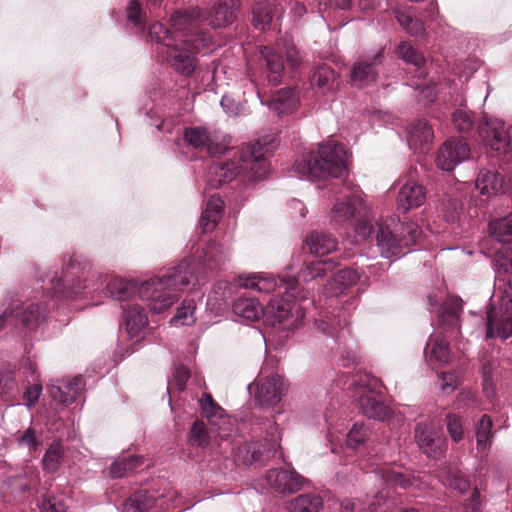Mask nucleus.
I'll return each mask as SVG.
<instances>
[{"label": "nucleus", "mask_w": 512, "mask_h": 512, "mask_svg": "<svg viewBox=\"0 0 512 512\" xmlns=\"http://www.w3.org/2000/svg\"><path fill=\"white\" fill-rule=\"evenodd\" d=\"M64 446L59 441L52 442L47 448L43 459V469L48 473L56 472L61 466L64 457Z\"/></svg>", "instance_id": "nucleus-41"}, {"label": "nucleus", "mask_w": 512, "mask_h": 512, "mask_svg": "<svg viewBox=\"0 0 512 512\" xmlns=\"http://www.w3.org/2000/svg\"><path fill=\"white\" fill-rule=\"evenodd\" d=\"M460 382V376L456 372L442 373L439 380L440 389L449 393L453 391Z\"/></svg>", "instance_id": "nucleus-60"}, {"label": "nucleus", "mask_w": 512, "mask_h": 512, "mask_svg": "<svg viewBox=\"0 0 512 512\" xmlns=\"http://www.w3.org/2000/svg\"><path fill=\"white\" fill-rule=\"evenodd\" d=\"M265 480L268 486L278 494H292L298 492L306 482L293 468H275L267 472Z\"/></svg>", "instance_id": "nucleus-15"}, {"label": "nucleus", "mask_w": 512, "mask_h": 512, "mask_svg": "<svg viewBox=\"0 0 512 512\" xmlns=\"http://www.w3.org/2000/svg\"><path fill=\"white\" fill-rule=\"evenodd\" d=\"M148 319L139 304L123 306V327L130 340L138 342L145 335Z\"/></svg>", "instance_id": "nucleus-17"}, {"label": "nucleus", "mask_w": 512, "mask_h": 512, "mask_svg": "<svg viewBox=\"0 0 512 512\" xmlns=\"http://www.w3.org/2000/svg\"><path fill=\"white\" fill-rule=\"evenodd\" d=\"M156 505V498L147 491H139L124 503L121 512H144Z\"/></svg>", "instance_id": "nucleus-38"}, {"label": "nucleus", "mask_w": 512, "mask_h": 512, "mask_svg": "<svg viewBox=\"0 0 512 512\" xmlns=\"http://www.w3.org/2000/svg\"><path fill=\"white\" fill-rule=\"evenodd\" d=\"M424 352L430 362L434 361L441 365L449 361L448 343L445 339L438 336L429 340Z\"/></svg>", "instance_id": "nucleus-39"}, {"label": "nucleus", "mask_w": 512, "mask_h": 512, "mask_svg": "<svg viewBox=\"0 0 512 512\" xmlns=\"http://www.w3.org/2000/svg\"><path fill=\"white\" fill-rule=\"evenodd\" d=\"M379 381L376 378L364 376L355 383V396L361 412L371 419L385 421L391 416V409L377 400L372 393L377 392Z\"/></svg>", "instance_id": "nucleus-9"}, {"label": "nucleus", "mask_w": 512, "mask_h": 512, "mask_svg": "<svg viewBox=\"0 0 512 512\" xmlns=\"http://www.w3.org/2000/svg\"><path fill=\"white\" fill-rule=\"evenodd\" d=\"M197 265L193 259L185 258L163 275L140 282L137 298L142 300L152 313H162L177 301L184 287L199 284Z\"/></svg>", "instance_id": "nucleus-3"}, {"label": "nucleus", "mask_w": 512, "mask_h": 512, "mask_svg": "<svg viewBox=\"0 0 512 512\" xmlns=\"http://www.w3.org/2000/svg\"><path fill=\"white\" fill-rule=\"evenodd\" d=\"M493 421L487 414L481 416L475 425V439L477 450L484 453L491 448L494 439Z\"/></svg>", "instance_id": "nucleus-32"}, {"label": "nucleus", "mask_w": 512, "mask_h": 512, "mask_svg": "<svg viewBox=\"0 0 512 512\" xmlns=\"http://www.w3.org/2000/svg\"><path fill=\"white\" fill-rule=\"evenodd\" d=\"M224 203L218 196H211L207 201L200 217V227L203 232L211 231L222 217Z\"/></svg>", "instance_id": "nucleus-31"}, {"label": "nucleus", "mask_w": 512, "mask_h": 512, "mask_svg": "<svg viewBox=\"0 0 512 512\" xmlns=\"http://www.w3.org/2000/svg\"><path fill=\"white\" fill-rule=\"evenodd\" d=\"M397 21L412 36L424 37L425 29L422 22L407 12H398Z\"/></svg>", "instance_id": "nucleus-47"}, {"label": "nucleus", "mask_w": 512, "mask_h": 512, "mask_svg": "<svg viewBox=\"0 0 512 512\" xmlns=\"http://www.w3.org/2000/svg\"><path fill=\"white\" fill-rule=\"evenodd\" d=\"M446 425L450 437L455 442H458L463 439L464 428L462 419L459 416H457L456 414H448L446 416Z\"/></svg>", "instance_id": "nucleus-53"}, {"label": "nucleus", "mask_w": 512, "mask_h": 512, "mask_svg": "<svg viewBox=\"0 0 512 512\" xmlns=\"http://www.w3.org/2000/svg\"><path fill=\"white\" fill-rule=\"evenodd\" d=\"M470 154L471 150L465 139H450L439 148L435 162L441 170L451 171L460 163L468 160Z\"/></svg>", "instance_id": "nucleus-14"}, {"label": "nucleus", "mask_w": 512, "mask_h": 512, "mask_svg": "<svg viewBox=\"0 0 512 512\" xmlns=\"http://www.w3.org/2000/svg\"><path fill=\"white\" fill-rule=\"evenodd\" d=\"M172 23V17L170 18ZM173 32L166 29L163 24L155 22L148 33L149 40L162 46L170 65L184 76L191 75L197 66V54L208 48L212 43V36L200 30L194 32L191 25H184V29H175Z\"/></svg>", "instance_id": "nucleus-2"}, {"label": "nucleus", "mask_w": 512, "mask_h": 512, "mask_svg": "<svg viewBox=\"0 0 512 512\" xmlns=\"http://www.w3.org/2000/svg\"><path fill=\"white\" fill-rule=\"evenodd\" d=\"M491 236L501 243L512 242V213L489 223Z\"/></svg>", "instance_id": "nucleus-42"}, {"label": "nucleus", "mask_w": 512, "mask_h": 512, "mask_svg": "<svg viewBox=\"0 0 512 512\" xmlns=\"http://www.w3.org/2000/svg\"><path fill=\"white\" fill-rule=\"evenodd\" d=\"M462 311V300L459 297H449L442 304L440 311V319L444 326L447 328H457L461 330L459 325V315ZM459 334H462L459 331Z\"/></svg>", "instance_id": "nucleus-35"}, {"label": "nucleus", "mask_w": 512, "mask_h": 512, "mask_svg": "<svg viewBox=\"0 0 512 512\" xmlns=\"http://www.w3.org/2000/svg\"><path fill=\"white\" fill-rule=\"evenodd\" d=\"M184 140L186 143L196 149H207L211 154L222 153L226 147H214L210 133L203 127L186 128L184 131Z\"/></svg>", "instance_id": "nucleus-28"}, {"label": "nucleus", "mask_w": 512, "mask_h": 512, "mask_svg": "<svg viewBox=\"0 0 512 512\" xmlns=\"http://www.w3.org/2000/svg\"><path fill=\"white\" fill-rule=\"evenodd\" d=\"M189 377H190V374L184 366H182V365L176 366L174 368L173 380H172V382L169 383L168 391L172 387H175L179 391H183Z\"/></svg>", "instance_id": "nucleus-59"}, {"label": "nucleus", "mask_w": 512, "mask_h": 512, "mask_svg": "<svg viewBox=\"0 0 512 512\" xmlns=\"http://www.w3.org/2000/svg\"><path fill=\"white\" fill-rule=\"evenodd\" d=\"M62 385L65 390L68 391V394L72 396L73 401L76 400L77 396L80 394L83 388L82 378L80 376H75L62 381Z\"/></svg>", "instance_id": "nucleus-63"}, {"label": "nucleus", "mask_w": 512, "mask_h": 512, "mask_svg": "<svg viewBox=\"0 0 512 512\" xmlns=\"http://www.w3.org/2000/svg\"><path fill=\"white\" fill-rule=\"evenodd\" d=\"M127 18L134 26L143 29L145 15L138 0H130L127 6Z\"/></svg>", "instance_id": "nucleus-54"}, {"label": "nucleus", "mask_w": 512, "mask_h": 512, "mask_svg": "<svg viewBox=\"0 0 512 512\" xmlns=\"http://www.w3.org/2000/svg\"><path fill=\"white\" fill-rule=\"evenodd\" d=\"M39 507L40 512H66L63 505L54 498H44Z\"/></svg>", "instance_id": "nucleus-64"}, {"label": "nucleus", "mask_w": 512, "mask_h": 512, "mask_svg": "<svg viewBox=\"0 0 512 512\" xmlns=\"http://www.w3.org/2000/svg\"><path fill=\"white\" fill-rule=\"evenodd\" d=\"M18 442L19 445L27 447L30 452L36 451L40 444V441L36 437V433L33 428H28L25 430L24 433L18 438Z\"/></svg>", "instance_id": "nucleus-61"}, {"label": "nucleus", "mask_w": 512, "mask_h": 512, "mask_svg": "<svg viewBox=\"0 0 512 512\" xmlns=\"http://www.w3.org/2000/svg\"><path fill=\"white\" fill-rule=\"evenodd\" d=\"M366 209L360 189L346 187L330 208L329 223L334 229L352 228L359 236L368 237L373 231V225L367 218Z\"/></svg>", "instance_id": "nucleus-4"}, {"label": "nucleus", "mask_w": 512, "mask_h": 512, "mask_svg": "<svg viewBox=\"0 0 512 512\" xmlns=\"http://www.w3.org/2000/svg\"><path fill=\"white\" fill-rule=\"evenodd\" d=\"M278 47L285 51L287 61L292 68H296L299 66L300 57L298 56V51L296 50L295 45L290 37H283L278 42Z\"/></svg>", "instance_id": "nucleus-55"}, {"label": "nucleus", "mask_w": 512, "mask_h": 512, "mask_svg": "<svg viewBox=\"0 0 512 512\" xmlns=\"http://www.w3.org/2000/svg\"><path fill=\"white\" fill-rule=\"evenodd\" d=\"M512 306V278L501 297L500 309L497 312L494 307L487 311L486 339L498 337L507 339L512 336V313L509 312Z\"/></svg>", "instance_id": "nucleus-10"}, {"label": "nucleus", "mask_w": 512, "mask_h": 512, "mask_svg": "<svg viewBox=\"0 0 512 512\" xmlns=\"http://www.w3.org/2000/svg\"><path fill=\"white\" fill-rule=\"evenodd\" d=\"M240 285L244 288L254 289L259 292L271 293L274 292L278 287L284 286L285 290H294L297 285V281L293 277L280 278V284L273 276L261 274H253L250 276H241L239 278Z\"/></svg>", "instance_id": "nucleus-16"}, {"label": "nucleus", "mask_w": 512, "mask_h": 512, "mask_svg": "<svg viewBox=\"0 0 512 512\" xmlns=\"http://www.w3.org/2000/svg\"><path fill=\"white\" fill-rule=\"evenodd\" d=\"M425 199L426 192L424 187L415 181L409 180L400 188L397 204L400 209L407 211L421 206Z\"/></svg>", "instance_id": "nucleus-22"}, {"label": "nucleus", "mask_w": 512, "mask_h": 512, "mask_svg": "<svg viewBox=\"0 0 512 512\" xmlns=\"http://www.w3.org/2000/svg\"><path fill=\"white\" fill-rule=\"evenodd\" d=\"M397 54L403 61L417 68H420L425 62L423 54L414 49L408 42H401L399 44Z\"/></svg>", "instance_id": "nucleus-48"}, {"label": "nucleus", "mask_w": 512, "mask_h": 512, "mask_svg": "<svg viewBox=\"0 0 512 512\" xmlns=\"http://www.w3.org/2000/svg\"><path fill=\"white\" fill-rule=\"evenodd\" d=\"M288 300L281 301L278 299H272L269 303L268 313L274 318V323L279 324L283 329L292 330L300 325L299 315L295 320H292L291 315L293 307ZM299 314V311H296Z\"/></svg>", "instance_id": "nucleus-23"}, {"label": "nucleus", "mask_w": 512, "mask_h": 512, "mask_svg": "<svg viewBox=\"0 0 512 512\" xmlns=\"http://www.w3.org/2000/svg\"><path fill=\"white\" fill-rule=\"evenodd\" d=\"M252 389L254 390L256 405L267 410L280 402L284 383L280 376L272 375L267 378L257 379L253 384L248 385L250 393Z\"/></svg>", "instance_id": "nucleus-12"}, {"label": "nucleus", "mask_w": 512, "mask_h": 512, "mask_svg": "<svg viewBox=\"0 0 512 512\" xmlns=\"http://www.w3.org/2000/svg\"><path fill=\"white\" fill-rule=\"evenodd\" d=\"M434 137L432 126L426 120L412 122L407 128V142L414 151L424 149Z\"/></svg>", "instance_id": "nucleus-25"}, {"label": "nucleus", "mask_w": 512, "mask_h": 512, "mask_svg": "<svg viewBox=\"0 0 512 512\" xmlns=\"http://www.w3.org/2000/svg\"><path fill=\"white\" fill-rule=\"evenodd\" d=\"M215 430H212V425L207 427L203 421L196 420L190 429V440L193 445L205 448L217 441L226 440L232 433L231 427H222L215 425Z\"/></svg>", "instance_id": "nucleus-19"}, {"label": "nucleus", "mask_w": 512, "mask_h": 512, "mask_svg": "<svg viewBox=\"0 0 512 512\" xmlns=\"http://www.w3.org/2000/svg\"><path fill=\"white\" fill-rule=\"evenodd\" d=\"M375 476H379L380 479L388 486L400 487L403 489L415 487L420 490L426 487L425 482H423L419 476L404 474L390 467L376 470Z\"/></svg>", "instance_id": "nucleus-21"}, {"label": "nucleus", "mask_w": 512, "mask_h": 512, "mask_svg": "<svg viewBox=\"0 0 512 512\" xmlns=\"http://www.w3.org/2000/svg\"><path fill=\"white\" fill-rule=\"evenodd\" d=\"M478 133L485 146L499 152H507L510 138L502 120L485 116L479 123Z\"/></svg>", "instance_id": "nucleus-13"}, {"label": "nucleus", "mask_w": 512, "mask_h": 512, "mask_svg": "<svg viewBox=\"0 0 512 512\" xmlns=\"http://www.w3.org/2000/svg\"><path fill=\"white\" fill-rule=\"evenodd\" d=\"M334 80V71L328 66H321L315 71L312 84L325 92L333 87Z\"/></svg>", "instance_id": "nucleus-50"}, {"label": "nucleus", "mask_w": 512, "mask_h": 512, "mask_svg": "<svg viewBox=\"0 0 512 512\" xmlns=\"http://www.w3.org/2000/svg\"><path fill=\"white\" fill-rule=\"evenodd\" d=\"M47 305L44 302H26L21 305L13 306V308H7L0 315V328L4 326L6 322H11L14 325H21L28 329L33 330L46 318Z\"/></svg>", "instance_id": "nucleus-11"}, {"label": "nucleus", "mask_w": 512, "mask_h": 512, "mask_svg": "<svg viewBox=\"0 0 512 512\" xmlns=\"http://www.w3.org/2000/svg\"><path fill=\"white\" fill-rule=\"evenodd\" d=\"M493 267L499 273H507L512 271V250L507 252L500 251L496 253L493 260Z\"/></svg>", "instance_id": "nucleus-57"}, {"label": "nucleus", "mask_w": 512, "mask_h": 512, "mask_svg": "<svg viewBox=\"0 0 512 512\" xmlns=\"http://www.w3.org/2000/svg\"><path fill=\"white\" fill-rule=\"evenodd\" d=\"M272 22V10L268 4H258L253 9V23L257 29H265Z\"/></svg>", "instance_id": "nucleus-51"}, {"label": "nucleus", "mask_w": 512, "mask_h": 512, "mask_svg": "<svg viewBox=\"0 0 512 512\" xmlns=\"http://www.w3.org/2000/svg\"><path fill=\"white\" fill-rule=\"evenodd\" d=\"M420 236L421 229L413 222L402 223L398 221L394 223L393 229L387 224H377V246L381 255L387 259L404 255L403 248L414 245Z\"/></svg>", "instance_id": "nucleus-8"}, {"label": "nucleus", "mask_w": 512, "mask_h": 512, "mask_svg": "<svg viewBox=\"0 0 512 512\" xmlns=\"http://www.w3.org/2000/svg\"><path fill=\"white\" fill-rule=\"evenodd\" d=\"M415 437L420 450L430 457L440 452L444 443L432 421L418 423L415 429Z\"/></svg>", "instance_id": "nucleus-20"}, {"label": "nucleus", "mask_w": 512, "mask_h": 512, "mask_svg": "<svg viewBox=\"0 0 512 512\" xmlns=\"http://www.w3.org/2000/svg\"><path fill=\"white\" fill-rule=\"evenodd\" d=\"M323 505L319 495L307 493L302 494L287 504L289 512H318Z\"/></svg>", "instance_id": "nucleus-37"}, {"label": "nucleus", "mask_w": 512, "mask_h": 512, "mask_svg": "<svg viewBox=\"0 0 512 512\" xmlns=\"http://www.w3.org/2000/svg\"><path fill=\"white\" fill-rule=\"evenodd\" d=\"M220 104L229 116H238L245 112V105L229 95H224Z\"/></svg>", "instance_id": "nucleus-58"}, {"label": "nucleus", "mask_w": 512, "mask_h": 512, "mask_svg": "<svg viewBox=\"0 0 512 512\" xmlns=\"http://www.w3.org/2000/svg\"><path fill=\"white\" fill-rule=\"evenodd\" d=\"M452 121L456 129L460 132L469 131L474 123L470 112L465 109H457L452 114Z\"/></svg>", "instance_id": "nucleus-52"}, {"label": "nucleus", "mask_w": 512, "mask_h": 512, "mask_svg": "<svg viewBox=\"0 0 512 512\" xmlns=\"http://www.w3.org/2000/svg\"><path fill=\"white\" fill-rule=\"evenodd\" d=\"M299 177L308 180L340 177L346 169V151L333 141L320 144L315 153H307L296 162Z\"/></svg>", "instance_id": "nucleus-5"}, {"label": "nucleus", "mask_w": 512, "mask_h": 512, "mask_svg": "<svg viewBox=\"0 0 512 512\" xmlns=\"http://www.w3.org/2000/svg\"><path fill=\"white\" fill-rule=\"evenodd\" d=\"M200 406L203 416L212 425V430L216 429L215 425H221L222 427H231V431H233V421L225 414L224 409L213 400L210 394L204 393L202 395Z\"/></svg>", "instance_id": "nucleus-24"}, {"label": "nucleus", "mask_w": 512, "mask_h": 512, "mask_svg": "<svg viewBox=\"0 0 512 512\" xmlns=\"http://www.w3.org/2000/svg\"><path fill=\"white\" fill-rule=\"evenodd\" d=\"M332 269L333 265L331 261H314L306 265V267L303 270H301L299 278L303 282L309 283L319 278L325 277L329 272L332 271Z\"/></svg>", "instance_id": "nucleus-43"}, {"label": "nucleus", "mask_w": 512, "mask_h": 512, "mask_svg": "<svg viewBox=\"0 0 512 512\" xmlns=\"http://www.w3.org/2000/svg\"><path fill=\"white\" fill-rule=\"evenodd\" d=\"M383 50H378L371 58L358 60L351 70V83L357 87L368 86L377 79L376 66L382 63Z\"/></svg>", "instance_id": "nucleus-18"}, {"label": "nucleus", "mask_w": 512, "mask_h": 512, "mask_svg": "<svg viewBox=\"0 0 512 512\" xmlns=\"http://www.w3.org/2000/svg\"><path fill=\"white\" fill-rule=\"evenodd\" d=\"M482 390L487 399L492 400L496 397V386L494 381V372L498 367V362L493 357H488L486 353L480 355Z\"/></svg>", "instance_id": "nucleus-30"}, {"label": "nucleus", "mask_w": 512, "mask_h": 512, "mask_svg": "<svg viewBox=\"0 0 512 512\" xmlns=\"http://www.w3.org/2000/svg\"><path fill=\"white\" fill-rule=\"evenodd\" d=\"M213 171L220 177L218 184L231 181L241 173L251 181H259L268 175L269 164L261 143L255 142L242 148L237 159L219 163Z\"/></svg>", "instance_id": "nucleus-6"}, {"label": "nucleus", "mask_w": 512, "mask_h": 512, "mask_svg": "<svg viewBox=\"0 0 512 512\" xmlns=\"http://www.w3.org/2000/svg\"><path fill=\"white\" fill-rule=\"evenodd\" d=\"M370 428L364 423H355L346 435V444L351 449L363 445L370 437Z\"/></svg>", "instance_id": "nucleus-46"}, {"label": "nucleus", "mask_w": 512, "mask_h": 512, "mask_svg": "<svg viewBox=\"0 0 512 512\" xmlns=\"http://www.w3.org/2000/svg\"><path fill=\"white\" fill-rule=\"evenodd\" d=\"M443 484L448 485L453 490L459 491L460 493H464L469 488V482L460 472L452 473L449 471L446 473Z\"/></svg>", "instance_id": "nucleus-56"}, {"label": "nucleus", "mask_w": 512, "mask_h": 512, "mask_svg": "<svg viewBox=\"0 0 512 512\" xmlns=\"http://www.w3.org/2000/svg\"><path fill=\"white\" fill-rule=\"evenodd\" d=\"M359 280L358 273L350 268H345L339 270L334 274L333 279L331 281V285H334L335 288L339 291H342L348 287L355 285Z\"/></svg>", "instance_id": "nucleus-49"}, {"label": "nucleus", "mask_w": 512, "mask_h": 512, "mask_svg": "<svg viewBox=\"0 0 512 512\" xmlns=\"http://www.w3.org/2000/svg\"><path fill=\"white\" fill-rule=\"evenodd\" d=\"M261 54L266 62L269 82L278 84L284 70V63L281 56L268 47H264L261 50Z\"/></svg>", "instance_id": "nucleus-40"}, {"label": "nucleus", "mask_w": 512, "mask_h": 512, "mask_svg": "<svg viewBox=\"0 0 512 512\" xmlns=\"http://www.w3.org/2000/svg\"><path fill=\"white\" fill-rule=\"evenodd\" d=\"M257 443L244 442L237 447L235 461L244 465H250L262 458V451L257 448Z\"/></svg>", "instance_id": "nucleus-45"}, {"label": "nucleus", "mask_w": 512, "mask_h": 512, "mask_svg": "<svg viewBox=\"0 0 512 512\" xmlns=\"http://www.w3.org/2000/svg\"><path fill=\"white\" fill-rule=\"evenodd\" d=\"M195 310V301L193 299H185L177 309L176 314L171 318V324L176 327L193 325L196 321Z\"/></svg>", "instance_id": "nucleus-44"}, {"label": "nucleus", "mask_w": 512, "mask_h": 512, "mask_svg": "<svg viewBox=\"0 0 512 512\" xmlns=\"http://www.w3.org/2000/svg\"><path fill=\"white\" fill-rule=\"evenodd\" d=\"M139 285L138 282L119 277L109 279L108 275L93 270L88 261L73 256L69 258L63 277L53 284V289L55 297L87 299L93 305H98L107 297L119 301L137 297Z\"/></svg>", "instance_id": "nucleus-1"}, {"label": "nucleus", "mask_w": 512, "mask_h": 512, "mask_svg": "<svg viewBox=\"0 0 512 512\" xmlns=\"http://www.w3.org/2000/svg\"><path fill=\"white\" fill-rule=\"evenodd\" d=\"M233 313L245 321H257L263 315V308L254 298H239L233 306Z\"/></svg>", "instance_id": "nucleus-36"}, {"label": "nucleus", "mask_w": 512, "mask_h": 512, "mask_svg": "<svg viewBox=\"0 0 512 512\" xmlns=\"http://www.w3.org/2000/svg\"><path fill=\"white\" fill-rule=\"evenodd\" d=\"M239 6V0H220L209 13L203 12L198 7L177 11L172 15V24L179 30L189 24L194 32H198L197 27L202 23L214 28L226 27L236 19Z\"/></svg>", "instance_id": "nucleus-7"}, {"label": "nucleus", "mask_w": 512, "mask_h": 512, "mask_svg": "<svg viewBox=\"0 0 512 512\" xmlns=\"http://www.w3.org/2000/svg\"><path fill=\"white\" fill-rule=\"evenodd\" d=\"M150 466L143 456L130 455L114 461L110 466L111 476L121 478Z\"/></svg>", "instance_id": "nucleus-29"}, {"label": "nucleus", "mask_w": 512, "mask_h": 512, "mask_svg": "<svg viewBox=\"0 0 512 512\" xmlns=\"http://www.w3.org/2000/svg\"><path fill=\"white\" fill-rule=\"evenodd\" d=\"M475 186L482 195H497L503 190L504 179L497 171L485 168L479 171Z\"/></svg>", "instance_id": "nucleus-27"}, {"label": "nucleus", "mask_w": 512, "mask_h": 512, "mask_svg": "<svg viewBox=\"0 0 512 512\" xmlns=\"http://www.w3.org/2000/svg\"><path fill=\"white\" fill-rule=\"evenodd\" d=\"M299 105V95L294 88H283L271 96L268 102L270 110L278 115L289 113Z\"/></svg>", "instance_id": "nucleus-26"}, {"label": "nucleus", "mask_w": 512, "mask_h": 512, "mask_svg": "<svg viewBox=\"0 0 512 512\" xmlns=\"http://www.w3.org/2000/svg\"><path fill=\"white\" fill-rule=\"evenodd\" d=\"M48 392L50 396L59 403L69 404L74 402L72 396L68 394V391L65 390L62 383L59 385H49Z\"/></svg>", "instance_id": "nucleus-62"}, {"label": "nucleus", "mask_w": 512, "mask_h": 512, "mask_svg": "<svg viewBox=\"0 0 512 512\" xmlns=\"http://www.w3.org/2000/svg\"><path fill=\"white\" fill-rule=\"evenodd\" d=\"M310 252L317 256H324L336 249L337 242L324 232H311L305 239Z\"/></svg>", "instance_id": "nucleus-33"}, {"label": "nucleus", "mask_w": 512, "mask_h": 512, "mask_svg": "<svg viewBox=\"0 0 512 512\" xmlns=\"http://www.w3.org/2000/svg\"><path fill=\"white\" fill-rule=\"evenodd\" d=\"M203 264L211 270L222 268L229 259L228 248L216 242H210L202 252Z\"/></svg>", "instance_id": "nucleus-34"}]
</instances>
